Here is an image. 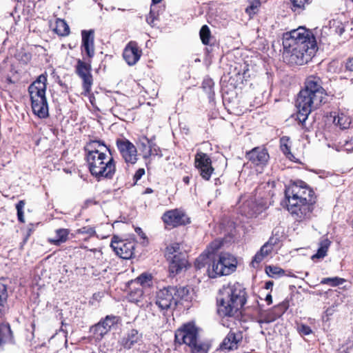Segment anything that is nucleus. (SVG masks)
Wrapping results in <instances>:
<instances>
[{
	"label": "nucleus",
	"instance_id": "obj_1",
	"mask_svg": "<svg viewBox=\"0 0 353 353\" xmlns=\"http://www.w3.org/2000/svg\"><path fill=\"white\" fill-rule=\"evenodd\" d=\"M283 46L284 54L289 57L290 63L303 65L314 56L316 42L310 30L299 27L283 34Z\"/></svg>",
	"mask_w": 353,
	"mask_h": 353
},
{
	"label": "nucleus",
	"instance_id": "obj_2",
	"mask_svg": "<svg viewBox=\"0 0 353 353\" xmlns=\"http://www.w3.org/2000/svg\"><path fill=\"white\" fill-rule=\"evenodd\" d=\"M288 200L287 209L297 221L311 217L315 203L314 191L303 181H297L285 190Z\"/></svg>",
	"mask_w": 353,
	"mask_h": 353
},
{
	"label": "nucleus",
	"instance_id": "obj_3",
	"mask_svg": "<svg viewBox=\"0 0 353 353\" xmlns=\"http://www.w3.org/2000/svg\"><path fill=\"white\" fill-rule=\"evenodd\" d=\"M85 159L90 174L98 181L113 178L116 172L110 149L100 141H90L85 146Z\"/></svg>",
	"mask_w": 353,
	"mask_h": 353
},
{
	"label": "nucleus",
	"instance_id": "obj_4",
	"mask_svg": "<svg viewBox=\"0 0 353 353\" xmlns=\"http://www.w3.org/2000/svg\"><path fill=\"white\" fill-rule=\"evenodd\" d=\"M326 97L327 93L322 86V80L316 76L307 77L305 82V88L299 92L296 101L299 122L303 124L311 112L325 102Z\"/></svg>",
	"mask_w": 353,
	"mask_h": 353
},
{
	"label": "nucleus",
	"instance_id": "obj_5",
	"mask_svg": "<svg viewBox=\"0 0 353 353\" xmlns=\"http://www.w3.org/2000/svg\"><path fill=\"white\" fill-rule=\"evenodd\" d=\"M246 292L239 283H230L219 290L216 297L217 313L221 317H233L246 303Z\"/></svg>",
	"mask_w": 353,
	"mask_h": 353
},
{
	"label": "nucleus",
	"instance_id": "obj_6",
	"mask_svg": "<svg viewBox=\"0 0 353 353\" xmlns=\"http://www.w3.org/2000/svg\"><path fill=\"white\" fill-rule=\"evenodd\" d=\"M47 73L40 74L28 87L33 113L40 119L49 116L48 104L46 97Z\"/></svg>",
	"mask_w": 353,
	"mask_h": 353
},
{
	"label": "nucleus",
	"instance_id": "obj_7",
	"mask_svg": "<svg viewBox=\"0 0 353 353\" xmlns=\"http://www.w3.org/2000/svg\"><path fill=\"white\" fill-rule=\"evenodd\" d=\"M175 341L188 345L192 353H207L209 345L199 337V329L192 323L185 324L175 332Z\"/></svg>",
	"mask_w": 353,
	"mask_h": 353
},
{
	"label": "nucleus",
	"instance_id": "obj_8",
	"mask_svg": "<svg viewBox=\"0 0 353 353\" xmlns=\"http://www.w3.org/2000/svg\"><path fill=\"white\" fill-rule=\"evenodd\" d=\"M236 259L230 253H221L218 260L214 259L212 269H207L208 276L210 278H216L219 276L228 275L235 271L236 268Z\"/></svg>",
	"mask_w": 353,
	"mask_h": 353
},
{
	"label": "nucleus",
	"instance_id": "obj_9",
	"mask_svg": "<svg viewBox=\"0 0 353 353\" xmlns=\"http://www.w3.org/2000/svg\"><path fill=\"white\" fill-rule=\"evenodd\" d=\"M174 286H168L159 290L155 296V305L163 313L169 310H174L177 305V296H176Z\"/></svg>",
	"mask_w": 353,
	"mask_h": 353
},
{
	"label": "nucleus",
	"instance_id": "obj_10",
	"mask_svg": "<svg viewBox=\"0 0 353 353\" xmlns=\"http://www.w3.org/2000/svg\"><path fill=\"white\" fill-rule=\"evenodd\" d=\"M221 245L222 242L220 240L216 239L212 241L205 252L196 259L194 263L195 268L201 270L208 265V269H211L210 266H212L214 259V253L221 248Z\"/></svg>",
	"mask_w": 353,
	"mask_h": 353
},
{
	"label": "nucleus",
	"instance_id": "obj_11",
	"mask_svg": "<svg viewBox=\"0 0 353 353\" xmlns=\"http://www.w3.org/2000/svg\"><path fill=\"white\" fill-rule=\"evenodd\" d=\"M117 147L127 164H134L137 161V150L134 145L126 139H117Z\"/></svg>",
	"mask_w": 353,
	"mask_h": 353
},
{
	"label": "nucleus",
	"instance_id": "obj_12",
	"mask_svg": "<svg viewBox=\"0 0 353 353\" xmlns=\"http://www.w3.org/2000/svg\"><path fill=\"white\" fill-rule=\"evenodd\" d=\"M161 219L166 225L173 228L190 223V219L187 214L182 210L177 208L165 212Z\"/></svg>",
	"mask_w": 353,
	"mask_h": 353
},
{
	"label": "nucleus",
	"instance_id": "obj_13",
	"mask_svg": "<svg viewBox=\"0 0 353 353\" xmlns=\"http://www.w3.org/2000/svg\"><path fill=\"white\" fill-rule=\"evenodd\" d=\"M194 164L201 177L208 181L214 172L212 160L209 155L202 152H198L195 154Z\"/></svg>",
	"mask_w": 353,
	"mask_h": 353
},
{
	"label": "nucleus",
	"instance_id": "obj_14",
	"mask_svg": "<svg viewBox=\"0 0 353 353\" xmlns=\"http://www.w3.org/2000/svg\"><path fill=\"white\" fill-rule=\"evenodd\" d=\"M91 67L89 63L79 59L76 66V72L83 81V89L85 95L88 94L91 91L92 85V76L90 73Z\"/></svg>",
	"mask_w": 353,
	"mask_h": 353
},
{
	"label": "nucleus",
	"instance_id": "obj_15",
	"mask_svg": "<svg viewBox=\"0 0 353 353\" xmlns=\"http://www.w3.org/2000/svg\"><path fill=\"white\" fill-rule=\"evenodd\" d=\"M119 318L114 315H108L98 323L92 326L90 332L95 335L97 339H101L106 334L112 326L117 324Z\"/></svg>",
	"mask_w": 353,
	"mask_h": 353
},
{
	"label": "nucleus",
	"instance_id": "obj_16",
	"mask_svg": "<svg viewBox=\"0 0 353 353\" xmlns=\"http://www.w3.org/2000/svg\"><path fill=\"white\" fill-rule=\"evenodd\" d=\"M110 246L117 255L122 259H130L132 256L134 245L130 242L118 240L117 237L114 236L112 239Z\"/></svg>",
	"mask_w": 353,
	"mask_h": 353
},
{
	"label": "nucleus",
	"instance_id": "obj_17",
	"mask_svg": "<svg viewBox=\"0 0 353 353\" xmlns=\"http://www.w3.org/2000/svg\"><path fill=\"white\" fill-rule=\"evenodd\" d=\"M245 157L254 165L261 166L267 163L270 157L267 150L259 147L254 148L248 152Z\"/></svg>",
	"mask_w": 353,
	"mask_h": 353
},
{
	"label": "nucleus",
	"instance_id": "obj_18",
	"mask_svg": "<svg viewBox=\"0 0 353 353\" xmlns=\"http://www.w3.org/2000/svg\"><path fill=\"white\" fill-rule=\"evenodd\" d=\"M142 52L135 41H130L123 50V57L129 65H134L140 59Z\"/></svg>",
	"mask_w": 353,
	"mask_h": 353
},
{
	"label": "nucleus",
	"instance_id": "obj_19",
	"mask_svg": "<svg viewBox=\"0 0 353 353\" xmlns=\"http://www.w3.org/2000/svg\"><path fill=\"white\" fill-rule=\"evenodd\" d=\"M142 338V333L139 332L137 330L132 329L122 337L120 341V344L124 349L130 350L136 345L141 344Z\"/></svg>",
	"mask_w": 353,
	"mask_h": 353
},
{
	"label": "nucleus",
	"instance_id": "obj_20",
	"mask_svg": "<svg viewBox=\"0 0 353 353\" xmlns=\"http://www.w3.org/2000/svg\"><path fill=\"white\" fill-rule=\"evenodd\" d=\"M81 48L89 58L94 55V31L93 30H82Z\"/></svg>",
	"mask_w": 353,
	"mask_h": 353
},
{
	"label": "nucleus",
	"instance_id": "obj_21",
	"mask_svg": "<svg viewBox=\"0 0 353 353\" xmlns=\"http://www.w3.org/2000/svg\"><path fill=\"white\" fill-rule=\"evenodd\" d=\"M242 338L241 332L230 331L221 344V350L230 351L237 349L238 344L241 341Z\"/></svg>",
	"mask_w": 353,
	"mask_h": 353
},
{
	"label": "nucleus",
	"instance_id": "obj_22",
	"mask_svg": "<svg viewBox=\"0 0 353 353\" xmlns=\"http://www.w3.org/2000/svg\"><path fill=\"white\" fill-rule=\"evenodd\" d=\"M168 259L170 261L169 270L172 274H178L188 263L185 254H176Z\"/></svg>",
	"mask_w": 353,
	"mask_h": 353
},
{
	"label": "nucleus",
	"instance_id": "obj_23",
	"mask_svg": "<svg viewBox=\"0 0 353 353\" xmlns=\"http://www.w3.org/2000/svg\"><path fill=\"white\" fill-rule=\"evenodd\" d=\"M261 211V207L253 199L247 200L241 207V213L248 218L256 216Z\"/></svg>",
	"mask_w": 353,
	"mask_h": 353
},
{
	"label": "nucleus",
	"instance_id": "obj_24",
	"mask_svg": "<svg viewBox=\"0 0 353 353\" xmlns=\"http://www.w3.org/2000/svg\"><path fill=\"white\" fill-rule=\"evenodd\" d=\"M273 246V243H270V241L265 243L253 257L251 262L252 266L257 268L260 263L272 252Z\"/></svg>",
	"mask_w": 353,
	"mask_h": 353
},
{
	"label": "nucleus",
	"instance_id": "obj_25",
	"mask_svg": "<svg viewBox=\"0 0 353 353\" xmlns=\"http://www.w3.org/2000/svg\"><path fill=\"white\" fill-rule=\"evenodd\" d=\"M152 140L148 139L146 137H141L138 142V147L142 153L143 158L147 159L150 157V151L152 143Z\"/></svg>",
	"mask_w": 353,
	"mask_h": 353
},
{
	"label": "nucleus",
	"instance_id": "obj_26",
	"mask_svg": "<svg viewBox=\"0 0 353 353\" xmlns=\"http://www.w3.org/2000/svg\"><path fill=\"white\" fill-rule=\"evenodd\" d=\"M12 333L8 323L0 324V347L3 343L12 340Z\"/></svg>",
	"mask_w": 353,
	"mask_h": 353
},
{
	"label": "nucleus",
	"instance_id": "obj_27",
	"mask_svg": "<svg viewBox=\"0 0 353 353\" xmlns=\"http://www.w3.org/2000/svg\"><path fill=\"white\" fill-rule=\"evenodd\" d=\"M55 237L50 240V242L54 245H60L62 243H65L68 238L70 233L69 230L65 228L58 229L55 231Z\"/></svg>",
	"mask_w": 353,
	"mask_h": 353
},
{
	"label": "nucleus",
	"instance_id": "obj_28",
	"mask_svg": "<svg viewBox=\"0 0 353 353\" xmlns=\"http://www.w3.org/2000/svg\"><path fill=\"white\" fill-rule=\"evenodd\" d=\"M280 148L287 158L292 161L294 159L290 151V138L288 137L284 136L280 139Z\"/></svg>",
	"mask_w": 353,
	"mask_h": 353
},
{
	"label": "nucleus",
	"instance_id": "obj_29",
	"mask_svg": "<svg viewBox=\"0 0 353 353\" xmlns=\"http://www.w3.org/2000/svg\"><path fill=\"white\" fill-rule=\"evenodd\" d=\"M333 122L341 129H346L349 128L351 121L348 117L341 113L334 116Z\"/></svg>",
	"mask_w": 353,
	"mask_h": 353
},
{
	"label": "nucleus",
	"instance_id": "obj_30",
	"mask_svg": "<svg viewBox=\"0 0 353 353\" xmlns=\"http://www.w3.org/2000/svg\"><path fill=\"white\" fill-rule=\"evenodd\" d=\"M330 245V241L328 239H324L320 243V247L317 250V252L312 256V259H322L325 256L328 248Z\"/></svg>",
	"mask_w": 353,
	"mask_h": 353
},
{
	"label": "nucleus",
	"instance_id": "obj_31",
	"mask_svg": "<svg viewBox=\"0 0 353 353\" xmlns=\"http://www.w3.org/2000/svg\"><path fill=\"white\" fill-rule=\"evenodd\" d=\"M56 32L61 36H67L70 33V28L67 23L63 19H58L56 22Z\"/></svg>",
	"mask_w": 353,
	"mask_h": 353
},
{
	"label": "nucleus",
	"instance_id": "obj_32",
	"mask_svg": "<svg viewBox=\"0 0 353 353\" xmlns=\"http://www.w3.org/2000/svg\"><path fill=\"white\" fill-rule=\"evenodd\" d=\"M143 294V288L141 287L135 288L134 290H132L128 295V299L130 302L138 304L141 302Z\"/></svg>",
	"mask_w": 353,
	"mask_h": 353
},
{
	"label": "nucleus",
	"instance_id": "obj_33",
	"mask_svg": "<svg viewBox=\"0 0 353 353\" xmlns=\"http://www.w3.org/2000/svg\"><path fill=\"white\" fill-rule=\"evenodd\" d=\"M152 280V276L150 274H142L136 279L132 281V284L138 285L139 287L143 288L150 285V283Z\"/></svg>",
	"mask_w": 353,
	"mask_h": 353
},
{
	"label": "nucleus",
	"instance_id": "obj_34",
	"mask_svg": "<svg viewBox=\"0 0 353 353\" xmlns=\"http://www.w3.org/2000/svg\"><path fill=\"white\" fill-rule=\"evenodd\" d=\"M182 254L183 253L181 251V246L178 243H172L166 248L165 255L168 259L171 258L172 256Z\"/></svg>",
	"mask_w": 353,
	"mask_h": 353
},
{
	"label": "nucleus",
	"instance_id": "obj_35",
	"mask_svg": "<svg viewBox=\"0 0 353 353\" xmlns=\"http://www.w3.org/2000/svg\"><path fill=\"white\" fill-rule=\"evenodd\" d=\"M7 298V287L5 284L0 283V315L3 312Z\"/></svg>",
	"mask_w": 353,
	"mask_h": 353
},
{
	"label": "nucleus",
	"instance_id": "obj_36",
	"mask_svg": "<svg viewBox=\"0 0 353 353\" xmlns=\"http://www.w3.org/2000/svg\"><path fill=\"white\" fill-rule=\"evenodd\" d=\"M276 313L272 310L268 311L265 314H261L259 320V323H269L274 321L279 317H276Z\"/></svg>",
	"mask_w": 353,
	"mask_h": 353
},
{
	"label": "nucleus",
	"instance_id": "obj_37",
	"mask_svg": "<svg viewBox=\"0 0 353 353\" xmlns=\"http://www.w3.org/2000/svg\"><path fill=\"white\" fill-rule=\"evenodd\" d=\"M345 282V279L335 276V277H328L324 278L321 280V284H327L330 286H338L343 284Z\"/></svg>",
	"mask_w": 353,
	"mask_h": 353
},
{
	"label": "nucleus",
	"instance_id": "obj_38",
	"mask_svg": "<svg viewBox=\"0 0 353 353\" xmlns=\"http://www.w3.org/2000/svg\"><path fill=\"white\" fill-rule=\"evenodd\" d=\"M266 273L272 277L281 276L285 275V271L277 266L269 265L265 268Z\"/></svg>",
	"mask_w": 353,
	"mask_h": 353
},
{
	"label": "nucleus",
	"instance_id": "obj_39",
	"mask_svg": "<svg viewBox=\"0 0 353 353\" xmlns=\"http://www.w3.org/2000/svg\"><path fill=\"white\" fill-rule=\"evenodd\" d=\"M200 37L202 41V43L204 45H208L210 42V39L211 37L210 30L208 26L204 25L201 27L200 30Z\"/></svg>",
	"mask_w": 353,
	"mask_h": 353
},
{
	"label": "nucleus",
	"instance_id": "obj_40",
	"mask_svg": "<svg viewBox=\"0 0 353 353\" xmlns=\"http://www.w3.org/2000/svg\"><path fill=\"white\" fill-rule=\"evenodd\" d=\"M174 288L175 289V290L177 291V292H176V296H177V303L181 299H185V300L187 299L188 296L189 294L188 288L185 287V286L179 287V288L174 286Z\"/></svg>",
	"mask_w": 353,
	"mask_h": 353
},
{
	"label": "nucleus",
	"instance_id": "obj_41",
	"mask_svg": "<svg viewBox=\"0 0 353 353\" xmlns=\"http://www.w3.org/2000/svg\"><path fill=\"white\" fill-rule=\"evenodd\" d=\"M289 307V304L286 301H283L282 303L278 304L275 307H274L273 310L276 313V317H281L288 310Z\"/></svg>",
	"mask_w": 353,
	"mask_h": 353
},
{
	"label": "nucleus",
	"instance_id": "obj_42",
	"mask_svg": "<svg viewBox=\"0 0 353 353\" xmlns=\"http://www.w3.org/2000/svg\"><path fill=\"white\" fill-rule=\"evenodd\" d=\"M155 6L151 5L150 10L148 15L146 17V22L151 26L154 27L155 26V20L157 19V14L154 11Z\"/></svg>",
	"mask_w": 353,
	"mask_h": 353
},
{
	"label": "nucleus",
	"instance_id": "obj_43",
	"mask_svg": "<svg viewBox=\"0 0 353 353\" xmlns=\"http://www.w3.org/2000/svg\"><path fill=\"white\" fill-rule=\"evenodd\" d=\"M261 5L259 1L254 0L250 3V5L246 8L245 12L250 16L253 15L256 13L258 9Z\"/></svg>",
	"mask_w": 353,
	"mask_h": 353
},
{
	"label": "nucleus",
	"instance_id": "obj_44",
	"mask_svg": "<svg viewBox=\"0 0 353 353\" xmlns=\"http://www.w3.org/2000/svg\"><path fill=\"white\" fill-rule=\"evenodd\" d=\"M310 0H290L294 10L303 8L305 4L310 3Z\"/></svg>",
	"mask_w": 353,
	"mask_h": 353
},
{
	"label": "nucleus",
	"instance_id": "obj_45",
	"mask_svg": "<svg viewBox=\"0 0 353 353\" xmlns=\"http://www.w3.org/2000/svg\"><path fill=\"white\" fill-rule=\"evenodd\" d=\"M79 234H85L89 236H93L96 234V231L94 228L90 226L83 227L77 230Z\"/></svg>",
	"mask_w": 353,
	"mask_h": 353
},
{
	"label": "nucleus",
	"instance_id": "obj_46",
	"mask_svg": "<svg viewBox=\"0 0 353 353\" xmlns=\"http://www.w3.org/2000/svg\"><path fill=\"white\" fill-rule=\"evenodd\" d=\"M297 330L301 336L309 335L312 332L310 327L304 324L298 325Z\"/></svg>",
	"mask_w": 353,
	"mask_h": 353
},
{
	"label": "nucleus",
	"instance_id": "obj_47",
	"mask_svg": "<svg viewBox=\"0 0 353 353\" xmlns=\"http://www.w3.org/2000/svg\"><path fill=\"white\" fill-rule=\"evenodd\" d=\"M152 156H158L159 157H162L163 154L161 152V150L160 148L157 145L154 141L152 143L150 151V157Z\"/></svg>",
	"mask_w": 353,
	"mask_h": 353
},
{
	"label": "nucleus",
	"instance_id": "obj_48",
	"mask_svg": "<svg viewBox=\"0 0 353 353\" xmlns=\"http://www.w3.org/2000/svg\"><path fill=\"white\" fill-rule=\"evenodd\" d=\"M343 145L345 148V150H347V152H353V136L351 137H348L344 141Z\"/></svg>",
	"mask_w": 353,
	"mask_h": 353
},
{
	"label": "nucleus",
	"instance_id": "obj_49",
	"mask_svg": "<svg viewBox=\"0 0 353 353\" xmlns=\"http://www.w3.org/2000/svg\"><path fill=\"white\" fill-rule=\"evenodd\" d=\"M98 203L97 201H94V199H88L87 200H85L82 205V208L83 209H86L88 208L89 206L92 205H97Z\"/></svg>",
	"mask_w": 353,
	"mask_h": 353
},
{
	"label": "nucleus",
	"instance_id": "obj_50",
	"mask_svg": "<svg viewBox=\"0 0 353 353\" xmlns=\"http://www.w3.org/2000/svg\"><path fill=\"white\" fill-rule=\"evenodd\" d=\"M144 174H145V170L143 168H139L135 172V174L134 175V179L136 181H139L143 176V175H144Z\"/></svg>",
	"mask_w": 353,
	"mask_h": 353
},
{
	"label": "nucleus",
	"instance_id": "obj_51",
	"mask_svg": "<svg viewBox=\"0 0 353 353\" xmlns=\"http://www.w3.org/2000/svg\"><path fill=\"white\" fill-rule=\"evenodd\" d=\"M346 68L350 71H353V57L349 59L347 61Z\"/></svg>",
	"mask_w": 353,
	"mask_h": 353
},
{
	"label": "nucleus",
	"instance_id": "obj_52",
	"mask_svg": "<svg viewBox=\"0 0 353 353\" xmlns=\"http://www.w3.org/2000/svg\"><path fill=\"white\" fill-rule=\"evenodd\" d=\"M25 205V203L23 201H20L17 205L16 208L17 210V212H19L20 211H23V208Z\"/></svg>",
	"mask_w": 353,
	"mask_h": 353
},
{
	"label": "nucleus",
	"instance_id": "obj_53",
	"mask_svg": "<svg viewBox=\"0 0 353 353\" xmlns=\"http://www.w3.org/2000/svg\"><path fill=\"white\" fill-rule=\"evenodd\" d=\"M136 232L142 238V239H145L146 238V236L145 234H144V232L142 231V230L140 228H137L136 230Z\"/></svg>",
	"mask_w": 353,
	"mask_h": 353
},
{
	"label": "nucleus",
	"instance_id": "obj_54",
	"mask_svg": "<svg viewBox=\"0 0 353 353\" xmlns=\"http://www.w3.org/2000/svg\"><path fill=\"white\" fill-rule=\"evenodd\" d=\"M17 216H18L19 221L20 222L23 223L24 222V219H23V211H20L19 212H17Z\"/></svg>",
	"mask_w": 353,
	"mask_h": 353
},
{
	"label": "nucleus",
	"instance_id": "obj_55",
	"mask_svg": "<svg viewBox=\"0 0 353 353\" xmlns=\"http://www.w3.org/2000/svg\"><path fill=\"white\" fill-rule=\"evenodd\" d=\"M265 300L268 302V305L272 303V299L271 294H268L266 295Z\"/></svg>",
	"mask_w": 353,
	"mask_h": 353
},
{
	"label": "nucleus",
	"instance_id": "obj_56",
	"mask_svg": "<svg viewBox=\"0 0 353 353\" xmlns=\"http://www.w3.org/2000/svg\"><path fill=\"white\" fill-rule=\"evenodd\" d=\"M334 307H329L326 310L325 313L327 316L332 315L333 312H334V310L333 308Z\"/></svg>",
	"mask_w": 353,
	"mask_h": 353
},
{
	"label": "nucleus",
	"instance_id": "obj_57",
	"mask_svg": "<svg viewBox=\"0 0 353 353\" xmlns=\"http://www.w3.org/2000/svg\"><path fill=\"white\" fill-rule=\"evenodd\" d=\"M190 176H185L183 178V181L184 182V183H185L186 185H188L189 183H190Z\"/></svg>",
	"mask_w": 353,
	"mask_h": 353
},
{
	"label": "nucleus",
	"instance_id": "obj_58",
	"mask_svg": "<svg viewBox=\"0 0 353 353\" xmlns=\"http://www.w3.org/2000/svg\"><path fill=\"white\" fill-rule=\"evenodd\" d=\"M153 192V190L152 189L150 188H148L145 189V192H144V194H150V193H152Z\"/></svg>",
	"mask_w": 353,
	"mask_h": 353
},
{
	"label": "nucleus",
	"instance_id": "obj_59",
	"mask_svg": "<svg viewBox=\"0 0 353 353\" xmlns=\"http://www.w3.org/2000/svg\"><path fill=\"white\" fill-rule=\"evenodd\" d=\"M161 1V0H152V5L154 6L157 3H159Z\"/></svg>",
	"mask_w": 353,
	"mask_h": 353
},
{
	"label": "nucleus",
	"instance_id": "obj_60",
	"mask_svg": "<svg viewBox=\"0 0 353 353\" xmlns=\"http://www.w3.org/2000/svg\"><path fill=\"white\" fill-rule=\"evenodd\" d=\"M266 288H269L270 287V285H272V283L271 282H268L266 283Z\"/></svg>",
	"mask_w": 353,
	"mask_h": 353
},
{
	"label": "nucleus",
	"instance_id": "obj_61",
	"mask_svg": "<svg viewBox=\"0 0 353 353\" xmlns=\"http://www.w3.org/2000/svg\"><path fill=\"white\" fill-rule=\"evenodd\" d=\"M98 296H99V294H94L93 295V297H94V298H95V299H97V298H98Z\"/></svg>",
	"mask_w": 353,
	"mask_h": 353
},
{
	"label": "nucleus",
	"instance_id": "obj_62",
	"mask_svg": "<svg viewBox=\"0 0 353 353\" xmlns=\"http://www.w3.org/2000/svg\"><path fill=\"white\" fill-rule=\"evenodd\" d=\"M352 1H353V0H351Z\"/></svg>",
	"mask_w": 353,
	"mask_h": 353
}]
</instances>
